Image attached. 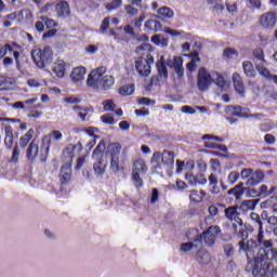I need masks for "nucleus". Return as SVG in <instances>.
Instances as JSON below:
<instances>
[{"label": "nucleus", "mask_w": 277, "mask_h": 277, "mask_svg": "<svg viewBox=\"0 0 277 277\" xmlns=\"http://www.w3.org/2000/svg\"><path fill=\"white\" fill-rule=\"evenodd\" d=\"M56 14L60 18H66L70 16V5L67 1L62 0L56 4Z\"/></svg>", "instance_id": "nucleus-20"}, {"label": "nucleus", "mask_w": 277, "mask_h": 277, "mask_svg": "<svg viewBox=\"0 0 277 277\" xmlns=\"http://www.w3.org/2000/svg\"><path fill=\"white\" fill-rule=\"evenodd\" d=\"M160 161L162 162V166L174 168V151L163 150L162 154L155 151L151 157V163L156 170H161Z\"/></svg>", "instance_id": "nucleus-8"}, {"label": "nucleus", "mask_w": 277, "mask_h": 277, "mask_svg": "<svg viewBox=\"0 0 277 277\" xmlns=\"http://www.w3.org/2000/svg\"><path fill=\"white\" fill-rule=\"evenodd\" d=\"M101 120L104 122V124H116V119H114V116L109 114L102 116Z\"/></svg>", "instance_id": "nucleus-52"}, {"label": "nucleus", "mask_w": 277, "mask_h": 277, "mask_svg": "<svg viewBox=\"0 0 277 277\" xmlns=\"http://www.w3.org/2000/svg\"><path fill=\"white\" fill-rule=\"evenodd\" d=\"M183 170H194V161L189 160L185 164V162L177 160L176 161V173L182 174Z\"/></svg>", "instance_id": "nucleus-32"}, {"label": "nucleus", "mask_w": 277, "mask_h": 277, "mask_svg": "<svg viewBox=\"0 0 277 277\" xmlns=\"http://www.w3.org/2000/svg\"><path fill=\"white\" fill-rule=\"evenodd\" d=\"M134 4H128L124 6V10L129 16H137L138 11L133 6Z\"/></svg>", "instance_id": "nucleus-54"}, {"label": "nucleus", "mask_w": 277, "mask_h": 277, "mask_svg": "<svg viewBox=\"0 0 277 277\" xmlns=\"http://www.w3.org/2000/svg\"><path fill=\"white\" fill-rule=\"evenodd\" d=\"M242 68L246 77H255L256 76V70H254V65L250 61H245L242 63Z\"/></svg>", "instance_id": "nucleus-31"}, {"label": "nucleus", "mask_w": 277, "mask_h": 277, "mask_svg": "<svg viewBox=\"0 0 277 277\" xmlns=\"http://www.w3.org/2000/svg\"><path fill=\"white\" fill-rule=\"evenodd\" d=\"M103 153H105V142H100L92 154L93 159H95L93 172L97 179H103L107 170V161L103 158Z\"/></svg>", "instance_id": "nucleus-5"}, {"label": "nucleus", "mask_w": 277, "mask_h": 277, "mask_svg": "<svg viewBox=\"0 0 277 277\" xmlns=\"http://www.w3.org/2000/svg\"><path fill=\"white\" fill-rule=\"evenodd\" d=\"M81 144H84L89 150H92L96 146V138H82Z\"/></svg>", "instance_id": "nucleus-49"}, {"label": "nucleus", "mask_w": 277, "mask_h": 277, "mask_svg": "<svg viewBox=\"0 0 277 277\" xmlns=\"http://www.w3.org/2000/svg\"><path fill=\"white\" fill-rule=\"evenodd\" d=\"M150 44L149 43H143L136 48V53L138 55H146V53H150Z\"/></svg>", "instance_id": "nucleus-45"}, {"label": "nucleus", "mask_w": 277, "mask_h": 277, "mask_svg": "<svg viewBox=\"0 0 277 277\" xmlns=\"http://www.w3.org/2000/svg\"><path fill=\"white\" fill-rule=\"evenodd\" d=\"M164 34H168V36H172L173 38H176L177 36H181L183 32L179 30H174L172 28H164Z\"/></svg>", "instance_id": "nucleus-63"}, {"label": "nucleus", "mask_w": 277, "mask_h": 277, "mask_svg": "<svg viewBox=\"0 0 277 277\" xmlns=\"http://www.w3.org/2000/svg\"><path fill=\"white\" fill-rule=\"evenodd\" d=\"M122 146L119 143H111L106 147V157L110 159V170L114 174H118L124 167L120 166V151Z\"/></svg>", "instance_id": "nucleus-6"}, {"label": "nucleus", "mask_w": 277, "mask_h": 277, "mask_svg": "<svg viewBox=\"0 0 277 277\" xmlns=\"http://www.w3.org/2000/svg\"><path fill=\"white\" fill-rule=\"evenodd\" d=\"M103 105L105 111H114L116 109V104L111 100L104 101Z\"/></svg>", "instance_id": "nucleus-53"}, {"label": "nucleus", "mask_w": 277, "mask_h": 277, "mask_svg": "<svg viewBox=\"0 0 277 277\" xmlns=\"http://www.w3.org/2000/svg\"><path fill=\"white\" fill-rule=\"evenodd\" d=\"M196 259L200 265H209L211 263V253L205 249L197 252Z\"/></svg>", "instance_id": "nucleus-24"}, {"label": "nucleus", "mask_w": 277, "mask_h": 277, "mask_svg": "<svg viewBox=\"0 0 277 277\" xmlns=\"http://www.w3.org/2000/svg\"><path fill=\"white\" fill-rule=\"evenodd\" d=\"M134 90L131 85H124L119 89V93L121 96H131L133 94Z\"/></svg>", "instance_id": "nucleus-47"}, {"label": "nucleus", "mask_w": 277, "mask_h": 277, "mask_svg": "<svg viewBox=\"0 0 277 277\" xmlns=\"http://www.w3.org/2000/svg\"><path fill=\"white\" fill-rule=\"evenodd\" d=\"M18 157H21V147L15 145L11 157V163H18Z\"/></svg>", "instance_id": "nucleus-46"}, {"label": "nucleus", "mask_w": 277, "mask_h": 277, "mask_svg": "<svg viewBox=\"0 0 277 277\" xmlns=\"http://www.w3.org/2000/svg\"><path fill=\"white\" fill-rule=\"evenodd\" d=\"M141 173L132 172V182L136 187H144V180L140 176Z\"/></svg>", "instance_id": "nucleus-44"}, {"label": "nucleus", "mask_w": 277, "mask_h": 277, "mask_svg": "<svg viewBox=\"0 0 277 277\" xmlns=\"http://www.w3.org/2000/svg\"><path fill=\"white\" fill-rule=\"evenodd\" d=\"M97 51H98L97 45L90 44L85 47V53H88V55H94V53H96Z\"/></svg>", "instance_id": "nucleus-62"}, {"label": "nucleus", "mask_w": 277, "mask_h": 277, "mask_svg": "<svg viewBox=\"0 0 277 277\" xmlns=\"http://www.w3.org/2000/svg\"><path fill=\"white\" fill-rule=\"evenodd\" d=\"M71 175L72 169H70V164H65L61 168L60 180L63 185L70 183Z\"/></svg>", "instance_id": "nucleus-22"}, {"label": "nucleus", "mask_w": 277, "mask_h": 277, "mask_svg": "<svg viewBox=\"0 0 277 277\" xmlns=\"http://www.w3.org/2000/svg\"><path fill=\"white\" fill-rule=\"evenodd\" d=\"M36 134V131L34 129H29L25 135L21 136L19 138V146L22 148H25V146H27V144H29L30 140H34V135Z\"/></svg>", "instance_id": "nucleus-30"}, {"label": "nucleus", "mask_w": 277, "mask_h": 277, "mask_svg": "<svg viewBox=\"0 0 277 277\" xmlns=\"http://www.w3.org/2000/svg\"><path fill=\"white\" fill-rule=\"evenodd\" d=\"M161 24L157 19H148L145 23V28L149 29L150 31H161Z\"/></svg>", "instance_id": "nucleus-35"}, {"label": "nucleus", "mask_w": 277, "mask_h": 277, "mask_svg": "<svg viewBox=\"0 0 277 277\" xmlns=\"http://www.w3.org/2000/svg\"><path fill=\"white\" fill-rule=\"evenodd\" d=\"M62 137H63L62 132L58 130H54L50 134V140H53L54 142H62Z\"/></svg>", "instance_id": "nucleus-56"}, {"label": "nucleus", "mask_w": 277, "mask_h": 277, "mask_svg": "<svg viewBox=\"0 0 277 277\" xmlns=\"http://www.w3.org/2000/svg\"><path fill=\"white\" fill-rule=\"evenodd\" d=\"M34 21V13H31L28 9L22 10L18 14H16V22L21 25H27Z\"/></svg>", "instance_id": "nucleus-19"}, {"label": "nucleus", "mask_w": 277, "mask_h": 277, "mask_svg": "<svg viewBox=\"0 0 277 277\" xmlns=\"http://www.w3.org/2000/svg\"><path fill=\"white\" fill-rule=\"evenodd\" d=\"M223 252L227 259H230L235 254V247L233 243H224L223 245Z\"/></svg>", "instance_id": "nucleus-41"}, {"label": "nucleus", "mask_w": 277, "mask_h": 277, "mask_svg": "<svg viewBox=\"0 0 277 277\" xmlns=\"http://www.w3.org/2000/svg\"><path fill=\"white\" fill-rule=\"evenodd\" d=\"M205 196H207V193H205V190H192L189 198L192 202H202Z\"/></svg>", "instance_id": "nucleus-34"}, {"label": "nucleus", "mask_w": 277, "mask_h": 277, "mask_svg": "<svg viewBox=\"0 0 277 277\" xmlns=\"http://www.w3.org/2000/svg\"><path fill=\"white\" fill-rule=\"evenodd\" d=\"M83 131L85 133L83 140L97 138L96 133L98 130L96 128H84Z\"/></svg>", "instance_id": "nucleus-39"}, {"label": "nucleus", "mask_w": 277, "mask_h": 277, "mask_svg": "<svg viewBox=\"0 0 277 277\" xmlns=\"http://www.w3.org/2000/svg\"><path fill=\"white\" fill-rule=\"evenodd\" d=\"M31 57L37 68H47L53 62V49L51 47L35 49L31 51Z\"/></svg>", "instance_id": "nucleus-7"}, {"label": "nucleus", "mask_w": 277, "mask_h": 277, "mask_svg": "<svg viewBox=\"0 0 277 277\" xmlns=\"http://www.w3.org/2000/svg\"><path fill=\"white\" fill-rule=\"evenodd\" d=\"M49 136H43L41 141V146L38 145L36 140H32L26 149V157L28 161H35L40 155L41 161H47V156L49 155Z\"/></svg>", "instance_id": "nucleus-4"}, {"label": "nucleus", "mask_w": 277, "mask_h": 277, "mask_svg": "<svg viewBox=\"0 0 277 277\" xmlns=\"http://www.w3.org/2000/svg\"><path fill=\"white\" fill-rule=\"evenodd\" d=\"M256 70L262 77H266V78L271 77L269 69L265 67V63H258Z\"/></svg>", "instance_id": "nucleus-40"}, {"label": "nucleus", "mask_w": 277, "mask_h": 277, "mask_svg": "<svg viewBox=\"0 0 277 277\" xmlns=\"http://www.w3.org/2000/svg\"><path fill=\"white\" fill-rule=\"evenodd\" d=\"M67 69H68V64H66V62L62 60H57L53 64V68H52L54 75L58 77V79H64V77L66 76Z\"/></svg>", "instance_id": "nucleus-16"}, {"label": "nucleus", "mask_w": 277, "mask_h": 277, "mask_svg": "<svg viewBox=\"0 0 277 277\" xmlns=\"http://www.w3.org/2000/svg\"><path fill=\"white\" fill-rule=\"evenodd\" d=\"M255 207H256V200L249 199V200L242 201V203L240 205V210L241 211H253V209H255Z\"/></svg>", "instance_id": "nucleus-36"}, {"label": "nucleus", "mask_w": 277, "mask_h": 277, "mask_svg": "<svg viewBox=\"0 0 277 277\" xmlns=\"http://www.w3.org/2000/svg\"><path fill=\"white\" fill-rule=\"evenodd\" d=\"M55 36H57V29L52 28L50 30H48L47 32L43 34L42 38L47 39V38H55Z\"/></svg>", "instance_id": "nucleus-64"}, {"label": "nucleus", "mask_w": 277, "mask_h": 277, "mask_svg": "<svg viewBox=\"0 0 277 277\" xmlns=\"http://www.w3.org/2000/svg\"><path fill=\"white\" fill-rule=\"evenodd\" d=\"M8 49H9V53H13V57H14V60L16 62V66L18 68V66H21V51H23V47H21L17 43H10Z\"/></svg>", "instance_id": "nucleus-23"}, {"label": "nucleus", "mask_w": 277, "mask_h": 277, "mask_svg": "<svg viewBox=\"0 0 277 277\" xmlns=\"http://www.w3.org/2000/svg\"><path fill=\"white\" fill-rule=\"evenodd\" d=\"M35 103H38V97H34V98H29V100H26L24 101V109L26 111H29V109H34V104Z\"/></svg>", "instance_id": "nucleus-51"}, {"label": "nucleus", "mask_w": 277, "mask_h": 277, "mask_svg": "<svg viewBox=\"0 0 277 277\" xmlns=\"http://www.w3.org/2000/svg\"><path fill=\"white\" fill-rule=\"evenodd\" d=\"M254 57L259 60L260 64H265V54H263V50L258 49L253 52Z\"/></svg>", "instance_id": "nucleus-55"}, {"label": "nucleus", "mask_w": 277, "mask_h": 277, "mask_svg": "<svg viewBox=\"0 0 277 277\" xmlns=\"http://www.w3.org/2000/svg\"><path fill=\"white\" fill-rule=\"evenodd\" d=\"M72 109L75 114L80 117L82 122H88L90 120V114L88 113V109L82 108L81 106H74Z\"/></svg>", "instance_id": "nucleus-29"}, {"label": "nucleus", "mask_w": 277, "mask_h": 277, "mask_svg": "<svg viewBox=\"0 0 277 277\" xmlns=\"http://www.w3.org/2000/svg\"><path fill=\"white\" fill-rule=\"evenodd\" d=\"M41 21L44 23L48 29H53V27H60V24H57V22H55L53 18L41 16Z\"/></svg>", "instance_id": "nucleus-42"}, {"label": "nucleus", "mask_w": 277, "mask_h": 277, "mask_svg": "<svg viewBox=\"0 0 277 277\" xmlns=\"http://www.w3.org/2000/svg\"><path fill=\"white\" fill-rule=\"evenodd\" d=\"M79 153H81V147L79 145H68L64 150V156L68 157L70 161L72 157H76Z\"/></svg>", "instance_id": "nucleus-27"}, {"label": "nucleus", "mask_w": 277, "mask_h": 277, "mask_svg": "<svg viewBox=\"0 0 277 277\" xmlns=\"http://www.w3.org/2000/svg\"><path fill=\"white\" fill-rule=\"evenodd\" d=\"M157 12L159 18H174V11L168 6H162Z\"/></svg>", "instance_id": "nucleus-33"}, {"label": "nucleus", "mask_w": 277, "mask_h": 277, "mask_svg": "<svg viewBox=\"0 0 277 277\" xmlns=\"http://www.w3.org/2000/svg\"><path fill=\"white\" fill-rule=\"evenodd\" d=\"M4 133H5L4 146L9 150H12V148L14 146V130L12 129V127L6 126L4 128Z\"/></svg>", "instance_id": "nucleus-21"}, {"label": "nucleus", "mask_w": 277, "mask_h": 277, "mask_svg": "<svg viewBox=\"0 0 277 277\" xmlns=\"http://www.w3.org/2000/svg\"><path fill=\"white\" fill-rule=\"evenodd\" d=\"M241 240L238 242L239 250L242 252H246L247 259H252L254 256V250L256 248V241L254 240H248L246 242V239L248 238H240Z\"/></svg>", "instance_id": "nucleus-13"}, {"label": "nucleus", "mask_w": 277, "mask_h": 277, "mask_svg": "<svg viewBox=\"0 0 277 277\" xmlns=\"http://www.w3.org/2000/svg\"><path fill=\"white\" fill-rule=\"evenodd\" d=\"M132 172L136 174H146L148 172V167L146 166V161L144 159H137L133 162Z\"/></svg>", "instance_id": "nucleus-25"}, {"label": "nucleus", "mask_w": 277, "mask_h": 277, "mask_svg": "<svg viewBox=\"0 0 277 277\" xmlns=\"http://www.w3.org/2000/svg\"><path fill=\"white\" fill-rule=\"evenodd\" d=\"M170 68H173L177 77H183L185 70L183 68V57L175 56L172 61L168 63Z\"/></svg>", "instance_id": "nucleus-18"}, {"label": "nucleus", "mask_w": 277, "mask_h": 277, "mask_svg": "<svg viewBox=\"0 0 277 277\" xmlns=\"http://www.w3.org/2000/svg\"><path fill=\"white\" fill-rule=\"evenodd\" d=\"M276 190V186H272L271 189L267 185L263 184L260 187V192H258L260 197L267 198V196H272V193Z\"/></svg>", "instance_id": "nucleus-37"}, {"label": "nucleus", "mask_w": 277, "mask_h": 277, "mask_svg": "<svg viewBox=\"0 0 277 277\" xmlns=\"http://www.w3.org/2000/svg\"><path fill=\"white\" fill-rule=\"evenodd\" d=\"M239 176H241V174H239V172L233 171L228 174L227 181H228V183H230V185H235V183H237V181H239Z\"/></svg>", "instance_id": "nucleus-48"}, {"label": "nucleus", "mask_w": 277, "mask_h": 277, "mask_svg": "<svg viewBox=\"0 0 277 277\" xmlns=\"http://www.w3.org/2000/svg\"><path fill=\"white\" fill-rule=\"evenodd\" d=\"M240 179L246 182V185H259L265 179V173L252 169H242L240 172Z\"/></svg>", "instance_id": "nucleus-9"}, {"label": "nucleus", "mask_w": 277, "mask_h": 277, "mask_svg": "<svg viewBox=\"0 0 277 277\" xmlns=\"http://www.w3.org/2000/svg\"><path fill=\"white\" fill-rule=\"evenodd\" d=\"M106 72L107 67L102 66L93 69L87 78V85L93 90H110L116 83V79Z\"/></svg>", "instance_id": "nucleus-2"}, {"label": "nucleus", "mask_w": 277, "mask_h": 277, "mask_svg": "<svg viewBox=\"0 0 277 277\" xmlns=\"http://www.w3.org/2000/svg\"><path fill=\"white\" fill-rule=\"evenodd\" d=\"M153 56L147 55L146 58H140L135 62V68L141 77H148L150 75V60Z\"/></svg>", "instance_id": "nucleus-14"}, {"label": "nucleus", "mask_w": 277, "mask_h": 277, "mask_svg": "<svg viewBox=\"0 0 277 277\" xmlns=\"http://www.w3.org/2000/svg\"><path fill=\"white\" fill-rule=\"evenodd\" d=\"M233 81H234V88L236 92L241 96H243L246 89L243 88V81H241V77L239 76V74L233 75Z\"/></svg>", "instance_id": "nucleus-26"}, {"label": "nucleus", "mask_w": 277, "mask_h": 277, "mask_svg": "<svg viewBox=\"0 0 277 277\" xmlns=\"http://www.w3.org/2000/svg\"><path fill=\"white\" fill-rule=\"evenodd\" d=\"M213 83L221 92H226L230 87V82L224 79L222 74L200 67L197 72V88L199 92H207Z\"/></svg>", "instance_id": "nucleus-1"}, {"label": "nucleus", "mask_w": 277, "mask_h": 277, "mask_svg": "<svg viewBox=\"0 0 277 277\" xmlns=\"http://www.w3.org/2000/svg\"><path fill=\"white\" fill-rule=\"evenodd\" d=\"M202 241H203L202 235L196 236L194 241L192 242L193 248H202Z\"/></svg>", "instance_id": "nucleus-58"}, {"label": "nucleus", "mask_w": 277, "mask_h": 277, "mask_svg": "<svg viewBox=\"0 0 277 277\" xmlns=\"http://www.w3.org/2000/svg\"><path fill=\"white\" fill-rule=\"evenodd\" d=\"M227 194L228 196H234L236 200H241V196H243V194L246 195L247 198H256L259 196V190L250 187L243 188V183H241L235 186L234 188L229 189Z\"/></svg>", "instance_id": "nucleus-10"}, {"label": "nucleus", "mask_w": 277, "mask_h": 277, "mask_svg": "<svg viewBox=\"0 0 277 277\" xmlns=\"http://www.w3.org/2000/svg\"><path fill=\"white\" fill-rule=\"evenodd\" d=\"M159 77L168 79V67H166V58L160 56L159 62L156 64Z\"/></svg>", "instance_id": "nucleus-28"}, {"label": "nucleus", "mask_w": 277, "mask_h": 277, "mask_svg": "<svg viewBox=\"0 0 277 277\" xmlns=\"http://www.w3.org/2000/svg\"><path fill=\"white\" fill-rule=\"evenodd\" d=\"M158 201H159V190L157 188H153L150 202L151 205H155Z\"/></svg>", "instance_id": "nucleus-61"}, {"label": "nucleus", "mask_w": 277, "mask_h": 277, "mask_svg": "<svg viewBox=\"0 0 277 277\" xmlns=\"http://www.w3.org/2000/svg\"><path fill=\"white\" fill-rule=\"evenodd\" d=\"M226 114H229L230 116H237L238 118H248L250 117L248 113L250 111V108H243L241 106H227L225 108Z\"/></svg>", "instance_id": "nucleus-15"}, {"label": "nucleus", "mask_w": 277, "mask_h": 277, "mask_svg": "<svg viewBox=\"0 0 277 277\" xmlns=\"http://www.w3.org/2000/svg\"><path fill=\"white\" fill-rule=\"evenodd\" d=\"M14 22H16V13H10L5 15L3 25L4 27H12V25H14Z\"/></svg>", "instance_id": "nucleus-43"}, {"label": "nucleus", "mask_w": 277, "mask_h": 277, "mask_svg": "<svg viewBox=\"0 0 277 277\" xmlns=\"http://www.w3.org/2000/svg\"><path fill=\"white\" fill-rule=\"evenodd\" d=\"M69 77L74 83H81L85 79V67H75Z\"/></svg>", "instance_id": "nucleus-17"}, {"label": "nucleus", "mask_w": 277, "mask_h": 277, "mask_svg": "<svg viewBox=\"0 0 277 277\" xmlns=\"http://www.w3.org/2000/svg\"><path fill=\"white\" fill-rule=\"evenodd\" d=\"M151 42L156 44V47H168V39H166L161 35H156L151 37Z\"/></svg>", "instance_id": "nucleus-38"}, {"label": "nucleus", "mask_w": 277, "mask_h": 277, "mask_svg": "<svg viewBox=\"0 0 277 277\" xmlns=\"http://www.w3.org/2000/svg\"><path fill=\"white\" fill-rule=\"evenodd\" d=\"M203 144L206 148H212V149H217L221 146L220 144L215 143V140L206 141Z\"/></svg>", "instance_id": "nucleus-60"}, {"label": "nucleus", "mask_w": 277, "mask_h": 277, "mask_svg": "<svg viewBox=\"0 0 277 277\" xmlns=\"http://www.w3.org/2000/svg\"><path fill=\"white\" fill-rule=\"evenodd\" d=\"M185 177L189 185H198V177L194 176V174L186 173Z\"/></svg>", "instance_id": "nucleus-59"}, {"label": "nucleus", "mask_w": 277, "mask_h": 277, "mask_svg": "<svg viewBox=\"0 0 277 277\" xmlns=\"http://www.w3.org/2000/svg\"><path fill=\"white\" fill-rule=\"evenodd\" d=\"M220 233H221L220 226L217 225L210 226L207 232H203L201 234L203 243H206V246H213V243H215V237H217Z\"/></svg>", "instance_id": "nucleus-11"}, {"label": "nucleus", "mask_w": 277, "mask_h": 277, "mask_svg": "<svg viewBox=\"0 0 277 277\" xmlns=\"http://www.w3.org/2000/svg\"><path fill=\"white\" fill-rule=\"evenodd\" d=\"M277 23V15L274 12H267L260 16V25L263 29H274Z\"/></svg>", "instance_id": "nucleus-12"}, {"label": "nucleus", "mask_w": 277, "mask_h": 277, "mask_svg": "<svg viewBox=\"0 0 277 277\" xmlns=\"http://www.w3.org/2000/svg\"><path fill=\"white\" fill-rule=\"evenodd\" d=\"M225 215L227 220L232 222L233 233L236 234L238 239H248V227L243 224L241 217H239V213L237 212V208L229 207L225 210Z\"/></svg>", "instance_id": "nucleus-3"}, {"label": "nucleus", "mask_w": 277, "mask_h": 277, "mask_svg": "<svg viewBox=\"0 0 277 277\" xmlns=\"http://www.w3.org/2000/svg\"><path fill=\"white\" fill-rule=\"evenodd\" d=\"M109 23H111V19L109 17H105L102 21L100 31L101 34H107V29H109Z\"/></svg>", "instance_id": "nucleus-50"}, {"label": "nucleus", "mask_w": 277, "mask_h": 277, "mask_svg": "<svg viewBox=\"0 0 277 277\" xmlns=\"http://www.w3.org/2000/svg\"><path fill=\"white\" fill-rule=\"evenodd\" d=\"M208 213H209L210 217H215V215H217V213H220V209L217 208V206L211 205L208 208Z\"/></svg>", "instance_id": "nucleus-57"}]
</instances>
